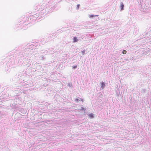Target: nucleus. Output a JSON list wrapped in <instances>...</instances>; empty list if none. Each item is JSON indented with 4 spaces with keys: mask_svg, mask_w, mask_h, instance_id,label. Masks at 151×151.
Segmentation results:
<instances>
[{
    "mask_svg": "<svg viewBox=\"0 0 151 151\" xmlns=\"http://www.w3.org/2000/svg\"><path fill=\"white\" fill-rule=\"evenodd\" d=\"M79 39H78L76 37H75L73 38V42H78V40Z\"/></svg>",
    "mask_w": 151,
    "mask_h": 151,
    "instance_id": "6",
    "label": "nucleus"
},
{
    "mask_svg": "<svg viewBox=\"0 0 151 151\" xmlns=\"http://www.w3.org/2000/svg\"><path fill=\"white\" fill-rule=\"evenodd\" d=\"M95 16H98L97 15H94L93 14L89 15V17L90 18H93V17Z\"/></svg>",
    "mask_w": 151,
    "mask_h": 151,
    "instance_id": "11",
    "label": "nucleus"
},
{
    "mask_svg": "<svg viewBox=\"0 0 151 151\" xmlns=\"http://www.w3.org/2000/svg\"><path fill=\"white\" fill-rule=\"evenodd\" d=\"M150 6V5L149 4L147 5V6H145V10H147L148 9H149Z\"/></svg>",
    "mask_w": 151,
    "mask_h": 151,
    "instance_id": "8",
    "label": "nucleus"
},
{
    "mask_svg": "<svg viewBox=\"0 0 151 151\" xmlns=\"http://www.w3.org/2000/svg\"><path fill=\"white\" fill-rule=\"evenodd\" d=\"M0 100H1V99H0Z\"/></svg>",
    "mask_w": 151,
    "mask_h": 151,
    "instance_id": "24",
    "label": "nucleus"
},
{
    "mask_svg": "<svg viewBox=\"0 0 151 151\" xmlns=\"http://www.w3.org/2000/svg\"><path fill=\"white\" fill-rule=\"evenodd\" d=\"M127 53V51L126 50H124L122 51V53L124 54H126Z\"/></svg>",
    "mask_w": 151,
    "mask_h": 151,
    "instance_id": "14",
    "label": "nucleus"
},
{
    "mask_svg": "<svg viewBox=\"0 0 151 151\" xmlns=\"http://www.w3.org/2000/svg\"><path fill=\"white\" fill-rule=\"evenodd\" d=\"M54 8H52V7L48 6V7H46L45 9H44L43 10V13H44V12L45 10V14H47L49 13L52 12L53 10L55 11V9H53Z\"/></svg>",
    "mask_w": 151,
    "mask_h": 151,
    "instance_id": "2",
    "label": "nucleus"
},
{
    "mask_svg": "<svg viewBox=\"0 0 151 151\" xmlns=\"http://www.w3.org/2000/svg\"><path fill=\"white\" fill-rule=\"evenodd\" d=\"M80 5L79 4H78L77 5L76 9H79L80 7Z\"/></svg>",
    "mask_w": 151,
    "mask_h": 151,
    "instance_id": "15",
    "label": "nucleus"
},
{
    "mask_svg": "<svg viewBox=\"0 0 151 151\" xmlns=\"http://www.w3.org/2000/svg\"><path fill=\"white\" fill-rule=\"evenodd\" d=\"M79 99H80L82 101V102H83V101H84V100L83 99H82L81 98H79Z\"/></svg>",
    "mask_w": 151,
    "mask_h": 151,
    "instance_id": "17",
    "label": "nucleus"
},
{
    "mask_svg": "<svg viewBox=\"0 0 151 151\" xmlns=\"http://www.w3.org/2000/svg\"><path fill=\"white\" fill-rule=\"evenodd\" d=\"M75 101L78 102V101H79L80 100L79 99L76 98L75 100Z\"/></svg>",
    "mask_w": 151,
    "mask_h": 151,
    "instance_id": "16",
    "label": "nucleus"
},
{
    "mask_svg": "<svg viewBox=\"0 0 151 151\" xmlns=\"http://www.w3.org/2000/svg\"><path fill=\"white\" fill-rule=\"evenodd\" d=\"M119 94L120 92L118 88H117L116 90V94Z\"/></svg>",
    "mask_w": 151,
    "mask_h": 151,
    "instance_id": "10",
    "label": "nucleus"
},
{
    "mask_svg": "<svg viewBox=\"0 0 151 151\" xmlns=\"http://www.w3.org/2000/svg\"><path fill=\"white\" fill-rule=\"evenodd\" d=\"M149 51L151 53V49Z\"/></svg>",
    "mask_w": 151,
    "mask_h": 151,
    "instance_id": "21",
    "label": "nucleus"
},
{
    "mask_svg": "<svg viewBox=\"0 0 151 151\" xmlns=\"http://www.w3.org/2000/svg\"><path fill=\"white\" fill-rule=\"evenodd\" d=\"M81 52L82 53V55H83L85 54V50H83L81 51Z\"/></svg>",
    "mask_w": 151,
    "mask_h": 151,
    "instance_id": "12",
    "label": "nucleus"
},
{
    "mask_svg": "<svg viewBox=\"0 0 151 151\" xmlns=\"http://www.w3.org/2000/svg\"><path fill=\"white\" fill-rule=\"evenodd\" d=\"M80 37H79V38L78 39H80Z\"/></svg>",
    "mask_w": 151,
    "mask_h": 151,
    "instance_id": "23",
    "label": "nucleus"
},
{
    "mask_svg": "<svg viewBox=\"0 0 151 151\" xmlns=\"http://www.w3.org/2000/svg\"><path fill=\"white\" fill-rule=\"evenodd\" d=\"M120 7L121 8V10L122 11L124 9V5L123 2H120Z\"/></svg>",
    "mask_w": 151,
    "mask_h": 151,
    "instance_id": "4",
    "label": "nucleus"
},
{
    "mask_svg": "<svg viewBox=\"0 0 151 151\" xmlns=\"http://www.w3.org/2000/svg\"><path fill=\"white\" fill-rule=\"evenodd\" d=\"M77 68V65H74L72 66V68L73 69H76Z\"/></svg>",
    "mask_w": 151,
    "mask_h": 151,
    "instance_id": "13",
    "label": "nucleus"
},
{
    "mask_svg": "<svg viewBox=\"0 0 151 151\" xmlns=\"http://www.w3.org/2000/svg\"><path fill=\"white\" fill-rule=\"evenodd\" d=\"M56 5H55L53 7H56Z\"/></svg>",
    "mask_w": 151,
    "mask_h": 151,
    "instance_id": "19",
    "label": "nucleus"
},
{
    "mask_svg": "<svg viewBox=\"0 0 151 151\" xmlns=\"http://www.w3.org/2000/svg\"><path fill=\"white\" fill-rule=\"evenodd\" d=\"M46 121L47 122H49V121Z\"/></svg>",
    "mask_w": 151,
    "mask_h": 151,
    "instance_id": "20",
    "label": "nucleus"
},
{
    "mask_svg": "<svg viewBox=\"0 0 151 151\" xmlns=\"http://www.w3.org/2000/svg\"><path fill=\"white\" fill-rule=\"evenodd\" d=\"M43 57H43V56H42V58H43Z\"/></svg>",
    "mask_w": 151,
    "mask_h": 151,
    "instance_id": "22",
    "label": "nucleus"
},
{
    "mask_svg": "<svg viewBox=\"0 0 151 151\" xmlns=\"http://www.w3.org/2000/svg\"><path fill=\"white\" fill-rule=\"evenodd\" d=\"M139 8L141 9V10H144L146 5L145 0H139Z\"/></svg>",
    "mask_w": 151,
    "mask_h": 151,
    "instance_id": "1",
    "label": "nucleus"
},
{
    "mask_svg": "<svg viewBox=\"0 0 151 151\" xmlns=\"http://www.w3.org/2000/svg\"><path fill=\"white\" fill-rule=\"evenodd\" d=\"M50 53V51H47L46 53Z\"/></svg>",
    "mask_w": 151,
    "mask_h": 151,
    "instance_id": "18",
    "label": "nucleus"
},
{
    "mask_svg": "<svg viewBox=\"0 0 151 151\" xmlns=\"http://www.w3.org/2000/svg\"><path fill=\"white\" fill-rule=\"evenodd\" d=\"M87 115L90 118V119H93L94 118V114L93 113H90Z\"/></svg>",
    "mask_w": 151,
    "mask_h": 151,
    "instance_id": "3",
    "label": "nucleus"
},
{
    "mask_svg": "<svg viewBox=\"0 0 151 151\" xmlns=\"http://www.w3.org/2000/svg\"><path fill=\"white\" fill-rule=\"evenodd\" d=\"M101 83V88L103 89L106 86L105 83L104 82H102Z\"/></svg>",
    "mask_w": 151,
    "mask_h": 151,
    "instance_id": "5",
    "label": "nucleus"
},
{
    "mask_svg": "<svg viewBox=\"0 0 151 151\" xmlns=\"http://www.w3.org/2000/svg\"><path fill=\"white\" fill-rule=\"evenodd\" d=\"M81 109H80V111H85V110H86V108H84L83 107H81Z\"/></svg>",
    "mask_w": 151,
    "mask_h": 151,
    "instance_id": "9",
    "label": "nucleus"
},
{
    "mask_svg": "<svg viewBox=\"0 0 151 151\" xmlns=\"http://www.w3.org/2000/svg\"><path fill=\"white\" fill-rule=\"evenodd\" d=\"M67 86L69 87L70 88H71L72 84L71 82H68L67 83Z\"/></svg>",
    "mask_w": 151,
    "mask_h": 151,
    "instance_id": "7",
    "label": "nucleus"
}]
</instances>
